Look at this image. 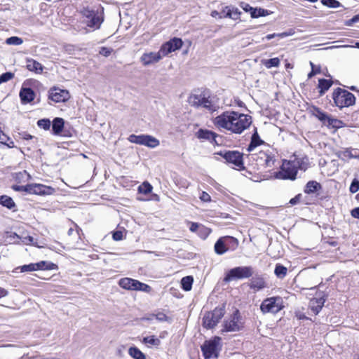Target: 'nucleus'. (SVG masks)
I'll return each instance as SVG.
<instances>
[{"label": "nucleus", "instance_id": "1", "mask_svg": "<svg viewBox=\"0 0 359 359\" xmlns=\"http://www.w3.org/2000/svg\"><path fill=\"white\" fill-rule=\"evenodd\" d=\"M213 123L218 128L241 134L250 127L252 123V117L234 111H226L216 116L213 120Z\"/></svg>", "mask_w": 359, "mask_h": 359}, {"label": "nucleus", "instance_id": "2", "mask_svg": "<svg viewBox=\"0 0 359 359\" xmlns=\"http://www.w3.org/2000/svg\"><path fill=\"white\" fill-rule=\"evenodd\" d=\"M299 166V163L297 161H284L281 170L275 172V177L280 180H294Z\"/></svg>", "mask_w": 359, "mask_h": 359}, {"label": "nucleus", "instance_id": "3", "mask_svg": "<svg viewBox=\"0 0 359 359\" xmlns=\"http://www.w3.org/2000/svg\"><path fill=\"white\" fill-rule=\"evenodd\" d=\"M188 102L195 107H203L209 111H215V107L212 104L210 96L204 92L191 93L188 97Z\"/></svg>", "mask_w": 359, "mask_h": 359}, {"label": "nucleus", "instance_id": "4", "mask_svg": "<svg viewBox=\"0 0 359 359\" xmlns=\"http://www.w3.org/2000/svg\"><path fill=\"white\" fill-rule=\"evenodd\" d=\"M332 98L335 104L339 108L351 106L355 102V97L353 94L340 88H338L333 92Z\"/></svg>", "mask_w": 359, "mask_h": 359}, {"label": "nucleus", "instance_id": "5", "mask_svg": "<svg viewBox=\"0 0 359 359\" xmlns=\"http://www.w3.org/2000/svg\"><path fill=\"white\" fill-rule=\"evenodd\" d=\"M220 337H215L213 339L204 342L201 346V350L205 359L218 358L220 350Z\"/></svg>", "mask_w": 359, "mask_h": 359}, {"label": "nucleus", "instance_id": "6", "mask_svg": "<svg viewBox=\"0 0 359 359\" xmlns=\"http://www.w3.org/2000/svg\"><path fill=\"white\" fill-rule=\"evenodd\" d=\"M81 13L83 18V22L88 27L93 29H98L100 27L104 20L101 13L97 11L86 8L83 9L81 11Z\"/></svg>", "mask_w": 359, "mask_h": 359}, {"label": "nucleus", "instance_id": "7", "mask_svg": "<svg viewBox=\"0 0 359 359\" xmlns=\"http://www.w3.org/2000/svg\"><path fill=\"white\" fill-rule=\"evenodd\" d=\"M283 301L280 297H273L264 299L260 309L263 313H277L283 309Z\"/></svg>", "mask_w": 359, "mask_h": 359}, {"label": "nucleus", "instance_id": "8", "mask_svg": "<svg viewBox=\"0 0 359 359\" xmlns=\"http://www.w3.org/2000/svg\"><path fill=\"white\" fill-rule=\"evenodd\" d=\"M252 158L257 162V165L265 168H271L273 167L276 158L274 154L267 149L266 151H259L258 153L251 154Z\"/></svg>", "mask_w": 359, "mask_h": 359}, {"label": "nucleus", "instance_id": "9", "mask_svg": "<svg viewBox=\"0 0 359 359\" xmlns=\"http://www.w3.org/2000/svg\"><path fill=\"white\" fill-rule=\"evenodd\" d=\"M253 274V269L251 266H238L229 270L224 278L225 282L233 280L247 278Z\"/></svg>", "mask_w": 359, "mask_h": 359}, {"label": "nucleus", "instance_id": "10", "mask_svg": "<svg viewBox=\"0 0 359 359\" xmlns=\"http://www.w3.org/2000/svg\"><path fill=\"white\" fill-rule=\"evenodd\" d=\"M225 313L222 307L215 308L212 312L205 313L203 318V325L208 329L213 328Z\"/></svg>", "mask_w": 359, "mask_h": 359}, {"label": "nucleus", "instance_id": "11", "mask_svg": "<svg viewBox=\"0 0 359 359\" xmlns=\"http://www.w3.org/2000/svg\"><path fill=\"white\" fill-rule=\"evenodd\" d=\"M128 140L131 143L143 145L149 148H156L160 144L159 140L149 135H136L132 134L128 137Z\"/></svg>", "mask_w": 359, "mask_h": 359}, {"label": "nucleus", "instance_id": "12", "mask_svg": "<svg viewBox=\"0 0 359 359\" xmlns=\"http://www.w3.org/2000/svg\"><path fill=\"white\" fill-rule=\"evenodd\" d=\"M118 285L122 288L128 290L149 292L151 289L150 286L148 285L130 278H123L120 279Z\"/></svg>", "mask_w": 359, "mask_h": 359}, {"label": "nucleus", "instance_id": "13", "mask_svg": "<svg viewBox=\"0 0 359 359\" xmlns=\"http://www.w3.org/2000/svg\"><path fill=\"white\" fill-rule=\"evenodd\" d=\"M244 322L241 318L239 311L236 310L229 320L224 323V332H236L243 327Z\"/></svg>", "mask_w": 359, "mask_h": 359}, {"label": "nucleus", "instance_id": "14", "mask_svg": "<svg viewBox=\"0 0 359 359\" xmlns=\"http://www.w3.org/2000/svg\"><path fill=\"white\" fill-rule=\"evenodd\" d=\"M218 154L222 156L226 161V162L233 164L239 169L243 167V154L239 151H220Z\"/></svg>", "mask_w": 359, "mask_h": 359}, {"label": "nucleus", "instance_id": "15", "mask_svg": "<svg viewBox=\"0 0 359 359\" xmlns=\"http://www.w3.org/2000/svg\"><path fill=\"white\" fill-rule=\"evenodd\" d=\"M232 244L234 248H236L238 245V241L236 238L227 236L220 238L215 244V251L218 255H222L226 252L229 248L228 244Z\"/></svg>", "mask_w": 359, "mask_h": 359}, {"label": "nucleus", "instance_id": "16", "mask_svg": "<svg viewBox=\"0 0 359 359\" xmlns=\"http://www.w3.org/2000/svg\"><path fill=\"white\" fill-rule=\"evenodd\" d=\"M183 42L179 38H173L169 41L163 43L161 48L160 52L163 57L168 55L169 53L179 50L182 46Z\"/></svg>", "mask_w": 359, "mask_h": 359}, {"label": "nucleus", "instance_id": "17", "mask_svg": "<svg viewBox=\"0 0 359 359\" xmlns=\"http://www.w3.org/2000/svg\"><path fill=\"white\" fill-rule=\"evenodd\" d=\"M49 98L55 102H65L69 99V93L67 90L54 88L50 90Z\"/></svg>", "mask_w": 359, "mask_h": 359}, {"label": "nucleus", "instance_id": "18", "mask_svg": "<svg viewBox=\"0 0 359 359\" xmlns=\"http://www.w3.org/2000/svg\"><path fill=\"white\" fill-rule=\"evenodd\" d=\"M54 191L50 187H47L41 184H28V193L36 195H49Z\"/></svg>", "mask_w": 359, "mask_h": 359}, {"label": "nucleus", "instance_id": "19", "mask_svg": "<svg viewBox=\"0 0 359 359\" xmlns=\"http://www.w3.org/2000/svg\"><path fill=\"white\" fill-rule=\"evenodd\" d=\"M163 58V56L160 52H149L144 53L140 57L141 62L144 66H149L155 63H157Z\"/></svg>", "mask_w": 359, "mask_h": 359}, {"label": "nucleus", "instance_id": "20", "mask_svg": "<svg viewBox=\"0 0 359 359\" xmlns=\"http://www.w3.org/2000/svg\"><path fill=\"white\" fill-rule=\"evenodd\" d=\"M325 302V299L323 297L313 298L310 300L309 308L315 314H318L323 308Z\"/></svg>", "mask_w": 359, "mask_h": 359}, {"label": "nucleus", "instance_id": "21", "mask_svg": "<svg viewBox=\"0 0 359 359\" xmlns=\"http://www.w3.org/2000/svg\"><path fill=\"white\" fill-rule=\"evenodd\" d=\"M20 97L22 103H29L34 100L35 94L29 88H23L20 92Z\"/></svg>", "mask_w": 359, "mask_h": 359}, {"label": "nucleus", "instance_id": "22", "mask_svg": "<svg viewBox=\"0 0 359 359\" xmlns=\"http://www.w3.org/2000/svg\"><path fill=\"white\" fill-rule=\"evenodd\" d=\"M26 67L28 70L34 72L36 74H41L43 70V65L34 59L27 60Z\"/></svg>", "mask_w": 359, "mask_h": 359}, {"label": "nucleus", "instance_id": "23", "mask_svg": "<svg viewBox=\"0 0 359 359\" xmlns=\"http://www.w3.org/2000/svg\"><path fill=\"white\" fill-rule=\"evenodd\" d=\"M65 121L62 118H55L53 121L52 130L54 135H60L63 130Z\"/></svg>", "mask_w": 359, "mask_h": 359}, {"label": "nucleus", "instance_id": "24", "mask_svg": "<svg viewBox=\"0 0 359 359\" xmlns=\"http://www.w3.org/2000/svg\"><path fill=\"white\" fill-rule=\"evenodd\" d=\"M250 287L252 289L260 290L266 287V283L262 277H254L250 280Z\"/></svg>", "mask_w": 359, "mask_h": 359}, {"label": "nucleus", "instance_id": "25", "mask_svg": "<svg viewBox=\"0 0 359 359\" xmlns=\"http://www.w3.org/2000/svg\"><path fill=\"white\" fill-rule=\"evenodd\" d=\"M197 137L199 139H205L211 141L215 140V137H217V135L212 131L200 129L197 132Z\"/></svg>", "mask_w": 359, "mask_h": 359}, {"label": "nucleus", "instance_id": "26", "mask_svg": "<svg viewBox=\"0 0 359 359\" xmlns=\"http://www.w3.org/2000/svg\"><path fill=\"white\" fill-rule=\"evenodd\" d=\"M321 189V185L316 181H309L305 187L304 192L310 194H313Z\"/></svg>", "mask_w": 359, "mask_h": 359}, {"label": "nucleus", "instance_id": "27", "mask_svg": "<svg viewBox=\"0 0 359 359\" xmlns=\"http://www.w3.org/2000/svg\"><path fill=\"white\" fill-rule=\"evenodd\" d=\"M263 143L264 142L259 138L257 131H255L252 136L251 142L248 147V151L252 152L257 146Z\"/></svg>", "mask_w": 359, "mask_h": 359}, {"label": "nucleus", "instance_id": "28", "mask_svg": "<svg viewBox=\"0 0 359 359\" xmlns=\"http://www.w3.org/2000/svg\"><path fill=\"white\" fill-rule=\"evenodd\" d=\"M36 271L38 270H55L57 269L55 264L46 261H41L36 263Z\"/></svg>", "mask_w": 359, "mask_h": 359}, {"label": "nucleus", "instance_id": "29", "mask_svg": "<svg viewBox=\"0 0 359 359\" xmlns=\"http://www.w3.org/2000/svg\"><path fill=\"white\" fill-rule=\"evenodd\" d=\"M332 82L330 80L321 79L318 81V88H319V93L323 95L332 86Z\"/></svg>", "mask_w": 359, "mask_h": 359}, {"label": "nucleus", "instance_id": "30", "mask_svg": "<svg viewBox=\"0 0 359 359\" xmlns=\"http://www.w3.org/2000/svg\"><path fill=\"white\" fill-rule=\"evenodd\" d=\"M189 229L192 232H196L197 231H204V238H206L211 232L210 229L205 227L203 225L198 224V223L191 222Z\"/></svg>", "mask_w": 359, "mask_h": 359}, {"label": "nucleus", "instance_id": "31", "mask_svg": "<svg viewBox=\"0 0 359 359\" xmlns=\"http://www.w3.org/2000/svg\"><path fill=\"white\" fill-rule=\"evenodd\" d=\"M0 204L8 209H12L15 207V203L12 198L6 195H4L0 197Z\"/></svg>", "mask_w": 359, "mask_h": 359}, {"label": "nucleus", "instance_id": "32", "mask_svg": "<svg viewBox=\"0 0 359 359\" xmlns=\"http://www.w3.org/2000/svg\"><path fill=\"white\" fill-rule=\"evenodd\" d=\"M142 341L148 346H158L161 344L160 339L154 335L144 337Z\"/></svg>", "mask_w": 359, "mask_h": 359}, {"label": "nucleus", "instance_id": "33", "mask_svg": "<svg viewBox=\"0 0 359 359\" xmlns=\"http://www.w3.org/2000/svg\"><path fill=\"white\" fill-rule=\"evenodd\" d=\"M128 353L135 359H146L145 355L137 347H130Z\"/></svg>", "mask_w": 359, "mask_h": 359}, {"label": "nucleus", "instance_id": "34", "mask_svg": "<svg viewBox=\"0 0 359 359\" xmlns=\"http://www.w3.org/2000/svg\"><path fill=\"white\" fill-rule=\"evenodd\" d=\"M194 279L191 276H185L181 280L182 287L185 291L191 290Z\"/></svg>", "mask_w": 359, "mask_h": 359}, {"label": "nucleus", "instance_id": "35", "mask_svg": "<svg viewBox=\"0 0 359 359\" xmlns=\"http://www.w3.org/2000/svg\"><path fill=\"white\" fill-rule=\"evenodd\" d=\"M263 65L267 68L277 67L280 65V60L278 57H273L269 60H264L262 61Z\"/></svg>", "mask_w": 359, "mask_h": 359}, {"label": "nucleus", "instance_id": "36", "mask_svg": "<svg viewBox=\"0 0 359 359\" xmlns=\"http://www.w3.org/2000/svg\"><path fill=\"white\" fill-rule=\"evenodd\" d=\"M287 269L281 264H276L274 273L276 276L280 278H284L287 274Z\"/></svg>", "mask_w": 359, "mask_h": 359}, {"label": "nucleus", "instance_id": "37", "mask_svg": "<svg viewBox=\"0 0 359 359\" xmlns=\"http://www.w3.org/2000/svg\"><path fill=\"white\" fill-rule=\"evenodd\" d=\"M313 114L325 124L326 123V121L329 117L325 113L320 111L318 108H314Z\"/></svg>", "mask_w": 359, "mask_h": 359}, {"label": "nucleus", "instance_id": "38", "mask_svg": "<svg viewBox=\"0 0 359 359\" xmlns=\"http://www.w3.org/2000/svg\"><path fill=\"white\" fill-rule=\"evenodd\" d=\"M250 10H252V18H259L261 16H266L269 15V11L267 10L263 9V8H249Z\"/></svg>", "mask_w": 359, "mask_h": 359}, {"label": "nucleus", "instance_id": "39", "mask_svg": "<svg viewBox=\"0 0 359 359\" xmlns=\"http://www.w3.org/2000/svg\"><path fill=\"white\" fill-rule=\"evenodd\" d=\"M7 238L9 239V243L13 244H20L21 236L14 232H7Z\"/></svg>", "mask_w": 359, "mask_h": 359}, {"label": "nucleus", "instance_id": "40", "mask_svg": "<svg viewBox=\"0 0 359 359\" xmlns=\"http://www.w3.org/2000/svg\"><path fill=\"white\" fill-rule=\"evenodd\" d=\"M152 189V186L149 182H144L138 187V191L141 194H148L151 192Z\"/></svg>", "mask_w": 359, "mask_h": 359}, {"label": "nucleus", "instance_id": "41", "mask_svg": "<svg viewBox=\"0 0 359 359\" xmlns=\"http://www.w3.org/2000/svg\"><path fill=\"white\" fill-rule=\"evenodd\" d=\"M323 5L329 7L336 8L341 6V3L337 0H321Z\"/></svg>", "mask_w": 359, "mask_h": 359}, {"label": "nucleus", "instance_id": "42", "mask_svg": "<svg viewBox=\"0 0 359 359\" xmlns=\"http://www.w3.org/2000/svg\"><path fill=\"white\" fill-rule=\"evenodd\" d=\"M6 43L8 45L18 46L23 43V40L18 36H11L6 39Z\"/></svg>", "mask_w": 359, "mask_h": 359}, {"label": "nucleus", "instance_id": "43", "mask_svg": "<svg viewBox=\"0 0 359 359\" xmlns=\"http://www.w3.org/2000/svg\"><path fill=\"white\" fill-rule=\"evenodd\" d=\"M37 125L41 128L44 130H49L50 128V121L47 118L40 119L38 121Z\"/></svg>", "mask_w": 359, "mask_h": 359}, {"label": "nucleus", "instance_id": "44", "mask_svg": "<svg viewBox=\"0 0 359 359\" xmlns=\"http://www.w3.org/2000/svg\"><path fill=\"white\" fill-rule=\"evenodd\" d=\"M20 269L21 272H30L36 271V263L21 266Z\"/></svg>", "mask_w": 359, "mask_h": 359}, {"label": "nucleus", "instance_id": "45", "mask_svg": "<svg viewBox=\"0 0 359 359\" xmlns=\"http://www.w3.org/2000/svg\"><path fill=\"white\" fill-rule=\"evenodd\" d=\"M13 76H14V74L11 72L4 73L0 76V81L1 83L7 82V81H10L11 79H12L13 78Z\"/></svg>", "mask_w": 359, "mask_h": 359}, {"label": "nucleus", "instance_id": "46", "mask_svg": "<svg viewBox=\"0 0 359 359\" xmlns=\"http://www.w3.org/2000/svg\"><path fill=\"white\" fill-rule=\"evenodd\" d=\"M23 243V244H25V245H35V244L34 243V238L32 236H21L20 243Z\"/></svg>", "mask_w": 359, "mask_h": 359}, {"label": "nucleus", "instance_id": "47", "mask_svg": "<svg viewBox=\"0 0 359 359\" xmlns=\"http://www.w3.org/2000/svg\"><path fill=\"white\" fill-rule=\"evenodd\" d=\"M326 123H327L328 126H332L333 128H339L341 122L337 119L328 117Z\"/></svg>", "mask_w": 359, "mask_h": 359}, {"label": "nucleus", "instance_id": "48", "mask_svg": "<svg viewBox=\"0 0 359 359\" xmlns=\"http://www.w3.org/2000/svg\"><path fill=\"white\" fill-rule=\"evenodd\" d=\"M349 190L351 193H356L359 190V181L354 179L350 186Z\"/></svg>", "mask_w": 359, "mask_h": 359}, {"label": "nucleus", "instance_id": "49", "mask_svg": "<svg viewBox=\"0 0 359 359\" xmlns=\"http://www.w3.org/2000/svg\"><path fill=\"white\" fill-rule=\"evenodd\" d=\"M152 316H155L156 320L160 322H165L168 320V316L162 312H158L156 314H152Z\"/></svg>", "mask_w": 359, "mask_h": 359}, {"label": "nucleus", "instance_id": "50", "mask_svg": "<svg viewBox=\"0 0 359 359\" xmlns=\"http://www.w3.org/2000/svg\"><path fill=\"white\" fill-rule=\"evenodd\" d=\"M231 17L230 18L233 20H236L239 18L240 12L238 11L237 8H234L233 7H229Z\"/></svg>", "mask_w": 359, "mask_h": 359}, {"label": "nucleus", "instance_id": "51", "mask_svg": "<svg viewBox=\"0 0 359 359\" xmlns=\"http://www.w3.org/2000/svg\"><path fill=\"white\" fill-rule=\"evenodd\" d=\"M231 17L230 10L229 7L226 6L224 9L222 10V12H220L219 14V18H229Z\"/></svg>", "mask_w": 359, "mask_h": 359}, {"label": "nucleus", "instance_id": "52", "mask_svg": "<svg viewBox=\"0 0 359 359\" xmlns=\"http://www.w3.org/2000/svg\"><path fill=\"white\" fill-rule=\"evenodd\" d=\"M12 188L15 191H25L28 193V184L26 186L13 185Z\"/></svg>", "mask_w": 359, "mask_h": 359}, {"label": "nucleus", "instance_id": "53", "mask_svg": "<svg viewBox=\"0 0 359 359\" xmlns=\"http://www.w3.org/2000/svg\"><path fill=\"white\" fill-rule=\"evenodd\" d=\"M111 51H112V50L111 48H108L106 47H102L100 50V54H101L105 57H108L111 54Z\"/></svg>", "mask_w": 359, "mask_h": 359}, {"label": "nucleus", "instance_id": "54", "mask_svg": "<svg viewBox=\"0 0 359 359\" xmlns=\"http://www.w3.org/2000/svg\"><path fill=\"white\" fill-rule=\"evenodd\" d=\"M200 199L202 201L208 202V201H210L211 198H210V196L208 193L203 191L200 196Z\"/></svg>", "mask_w": 359, "mask_h": 359}, {"label": "nucleus", "instance_id": "55", "mask_svg": "<svg viewBox=\"0 0 359 359\" xmlns=\"http://www.w3.org/2000/svg\"><path fill=\"white\" fill-rule=\"evenodd\" d=\"M293 34H294V32L292 30H290L288 32L278 33V34H277V36L279 38H284L286 36H292Z\"/></svg>", "mask_w": 359, "mask_h": 359}, {"label": "nucleus", "instance_id": "56", "mask_svg": "<svg viewBox=\"0 0 359 359\" xmlns=\"http://www.w3.org/2000/svg\"><path fill=\"white\" fill-rule=\"evenodd\" d=\"M293 34H294V32L292 30H290L288 32L278 33V34H277V36L279 38H284L286 36H292Z\"/></svg>", "mask_w": 359, "mask_h": 359}, {"label": "nucleus", "instance_id": "57", "mask_svg": "<svg viewBox=\"0 0 359 359\" xmlns=\"http://www.w3.org/2000/svg\"><path fill=\"white\" fill-rule=\"evenodd\" d=\"M300 198H301V194H298L295 197L290 199L289 203L292 205H296L297 203H298L299 202Z\"/></svg>", "mask_w": 359, "mask_h": 359}, {"label": "nucleus", "instance_id": "58", "mask_svg": "<svg viewBox=\"0 0 359 359\" xmlns=\"http://www.w3.org/2000/svg\"><path fill=\"white\" fill-rule=\"evenodd\" d=\"M113 238L115 241H121L123 238V233L121 231H116L113 234Z\"/></svg>", "mask_w": 359, "mask_h": 359}, {"label": "nucleus", "instance_id": "59", "mask_svg": "<svg viewBox=\"0 0 359 359\" xmlns=\"http://www.w3.org/2000/svg\"><path fill=\"white\" fill-rule=\"evenodd\" d=\"M359 48V42H356L355 46H349V45H343V46H332L330 47L329 48Z\"/></svg>", "mask_w": 359, "mask_h": 359}, {"label": "nucleus", "instance_id": "60", "mask_svg": "<svg viewBox=\"0 0 359 359\" xmlns=\"http://www.w3.org/2000/svg\"><path fill=\"white\" fill-rule=\"evenodd\" d=\"M351 215L355 218L359 219V207L351 210Z\"/></svg>", "mask_w": 359, "mask_h": 359}, {"label": "nucleus", "instance_id": "61", "mask_svg": "<svg viewBox=\"0 0 359 359\" xmlns=\"http://www.w3.org/2000/svg\"><path fill=\"white\" fill-rule=\"evenodd\" d=\"M243 8L245 11L249 12L250 13V15H252V10H250L249 8H254L253 7L246 4L243 6Z\"/></svg>", "mask_w": 359, "mask_h": 359}, {"label": "nucleus", "instance_id": "62", "mask_svg": "<svg viewBox=\"0 0 359 359\" xmlns=\"http://www.w3.org/2000/svg\"><path fill=\"white\" fill-rule=\"evenodd\" d=\"M310 65H311V67H312V70H311V72L308 74V77H309V78H311L313 76H314V75L316 74V72H315V70H314V65H313V62H310Z\"/></svg>", "mask_w": 359, "mask_h": 359}, {"label": "nucleus", "instance_id": "63", "mask_svg": "<svg viewBox=\"0 0 359 359\" xmlns=\"http://www.w3.org/2000/svg\"><path fill=\"white\" fill-rule=\"evenodd\" d=\"M351 22L348 23V25H351L352 23H355L359 21V15H355L351 20H350Z\"/></svg>", "mask_w": 359, "mask_h": 359}, {"label": "nucleus", "instance_id": "64", "mask_svg": "<svg viewBox=\"0 0 359 359\" xmlns=\"http://www.w3.org/2000/svg\"><path fill=\"white\" fill-rule=\"evenodd\" d=\"M276 36H278L277 34L274 33V34H270L266 35L265 38L267 40H271V39H273L274 37H276Z\"/></svg>", "mask_w": 359, "mask_h": 359}]
</instances>
